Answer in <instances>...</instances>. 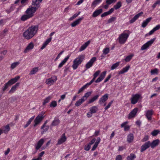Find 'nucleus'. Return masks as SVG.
Here are the masks:
<instances>
[{
  "mask_svg": "<svg viewBox=\"0 0 160 160\" xmlns=\"http://www.w3.org/2000/svg\"><path fill=\"white\" fill-rule=\"evenodd\" d=\"M84 101V100L82 98L76 102L75 104V106L76 107L79 106Z\"/></svg>",
  "mask_w": 160,
  "mask_h": 160,
  "instance_id": "37",
  "label": "nucleus"
},
{
  "mask_svg": "<svg viewBox=\"0 0 160 160\" xmlns=\"http://www.w3.org/2000/svg\"><path fill=\"white\" fill-rule=\"evenodd\" d=\"M138 109L137 108H134L129 113L128 116L129 119L131 118H132L134 117L136 115L138 111Z\"/></svg>",
  "mask_w": 160,
  "mask_h": 160,
  "instance_id": "16",
  "label": "nucleus"
},
{
  "mask_svg": "<svg viewBox=\"0 0 160 160\" xmlns=\"http://www.w3.org/2000/svg\"><path fill=\"white\" fill-rule=\"evenodd\" d=\"M154 41H149L147 43L143 45L141 47V49L144 50L147 49L153 43Z\"/></svg>",
  "mask_w": 160,
  "mask_h": 160,
  "instance_id": "15",
  "label": "nucleus"
},
{
  "mask_svg": "<svg viewBox=\"0 0 160 160\" xmlns=\"http://www.w3.org/2000/svg\"><path fill=\"white\" fill-rule=\"evenodd\" d=\"M122 5V3L121 1H118L116 4L114 5L113 7L112 8L113 9L117 10Z\"/></svg>",
  "mask_w": 160,
  "mask_h": 160,
  "instance_id": "30",
  "label": "nucleus"
},
{
  "mask_svg": "<svg viewBox=\"0 0 160 160\" xmlns=\"http://www.w3.org/2000/svg\"><path fill=\"white\" fill-rule=\"evenodd\" d=\"M20 78V76H18L9 80L7 83L5 84L4 86L2 87V91L4 92L8 87L16 82Z\"/></svg>",
  "mask_w": 160,
  "mask_h": 160,
  "instance_id": "3",
  "label": "nucleus"
},
{
  "mask_svg": "<svg viewBox=\"0 0 160 160\" xmlns=\"http://www.w3.org/2000/svg\"><path fill=\"white\" fill-rule=\"evenodd\" d=\"M38 25H32L26 30L23 34V36L27 39L31 38L37 33L38 30Z\"/></svg>",
  "mask_w": 160,
  "mask_h": 160,
  "instance_id": "1",
  "label": "nucleus"
},
{
  "mask_svg": "<svg viewBox=\"0 0 160 160\" xmlns=\"http://www.w3.org/2000/svg\"><path fill=\"white\" fill-rule=\"evenodd\" d=\"M113 102V101H111L108 104V105L106 106L105 108V110H106L108 109V108H109L111 106V105L112 104Z\"/></svg>",
  "mask_w": 160,
  "mask_h": 160,
  "instance_id": "58",
  "label": "nucleus"
},
{
  "mask_svg": "<svg viewBox=\"0 0 160 160\" xmlns=\"http://www.w3.org/2000/svg\"><path fill=\"white\" fill-rule=\"evenodd\" d=\"M160 29V24H158L154 27L146 35V36H148L152 34L154 32L156 31L159 30Z\"/></svg>",
  "mask_w": 160,
  "mask_h": 160,
  "instance_id": "14",
  "label": "nucleus"
},
{
  "mask_svg": "<svg viewBox=\"0 0 160 160\" xmlns=\"http://www.w3.org/2000/svg\"><path fill=\"white\" fill-rule=\"evenodd\" d=\"M98 110V108L97 106H94L91 107L89 110V111L92 113H96Z\"/></svg>",
  "mask_w": 160,
  "mask_h": 160,
  "instance_id": "36",
  "label": "nucleus"
},
{
  "mask_svg": "<svg viewBox=\"0 0 160 160\" xmlns=\"http://www.w3.org/2000/svg\"><path fill=\"white\" fill-rule=\"evenodd\" d=\"M70 55H69L67 57L65 58L60 63L58 66V68H61L62 66L66 62L68 59L69 58Z\"/></svg>",
  "mask_w": 160,
  "mask_h": 160,
  "instance_id": "33",
  "label": "nucleus"
},
{
  "mask_svg": "<svg viewBox=\"0 0 160 160\" xmlns=\"http://www.w3.org/2000/svg\"><path fill=\"white\" fill-rule=\"evenodd\" d=\"M103 12V10L102 8L99 9H97L93 13L92 16L93 17L95 18L102 13Z\"/></svg>",
  "mask_w": 160,
  "mask_h": 160,
  "instance_id": "18",
  "label": "nucleus"
},
{
  "mask_svg": "<svg viewBox=\"0 0 160 160\" xmlns=\"http://www.w3.org/2000/svg\"><path fill=\"white\" fill-rule=\"evenodd\" d=\"M107 72L105 71L103 72L100 74V76L95 81V82L96 83L99 82L101 81L105 77L106 74Z\"/></svg>",
  "mask_w": 160,
  "mask_h": 160,
  "instance_id": "19",
  "label": "nucleus"
},
{
  "mask_svg": "<svg viewBox=\"0 0 160 160\" xmlns=\"http://www.w3.org/2000/svg\"><path fill=\"white\" fill-rule=\"evenodd\" d=\"M60 123V120L58 119H55L52 122L51 125L52 126H55L58 125Z\"/></svg>",
  "mask_w": 160,
  "mask_h": 160,
  "instance_id": "38",
  "label": "nucleus"
},
{
  "mask_svg": "<svg viewBox=\"0 0 160 160\" xmlns=\"http://www.w3.org/2000/svg\"><path fill=\"white\" fill-rule=\"evenodd\" d=\"M99 97V95H96L94 97H93L92 98L90 99L88 102V104H90L91 103H92L94 102L95 101H96L97 99H98Z\"/></svg>",
  "mask_w": 160,
  "mask_h": 160,
  "instance_id": "35",
  "label": "nucleus"
},
{
  "mask_svg": "<svg viewBox=\"0 0 160 160\" xmlns=\"http://www.w3.org/2000/svg\"><path fill=\"white\" fill-rule=\"evenodd\" d=\"M120 63V62H118L113 64L112 65L111 67V70H113L114 69H116L117 67H118L119 66Z\"/></svg>",
  "mask_w": 160,
  "mask_h": 160,
  "instance_id": "45",
  "label": "nucleus"
},
{
  "mask_svg": "<svg viewBox=\"0 0 160 160\" xmlns=\"http://www.w3.org/2000/svg\"><path fill=\"white\" fill-rule=\"evenodd\" d=\"M16 89L17 88L14 85L12 87L10 90L9 91L8 93H12L16 90Z\"/></svg>",
  "mask_w": 160,
  "mask_h": 160,
  "instance_id": "53",
  "label": "nucleus"
},
{
  "mask_svg": "<svg viewBox=\"0 0 160 160\" xmlns=\"http://www.w3.org/2000/svg\"><path fill=\"white\" fill-rule=\"evenodd\" d=\"M80 13V12H79L78 13H75V14H74L72 17H70L69 19V20L70 21H72L73 20L74 18H76L77 17H78Z\"/></svg>",
  "mask_w": 160,
  "mask_h": 160,
  "instance_id": "47",
  "label": "nucleus"
},
{
  "mask_svg": "<svg viewBox=\"0 0 160 160\" xmlns=\"http://www.w3.org/2000/svg\"><path fill=\"white\" fill-rule=\"evenodd\" d=\"M57 106V102L55 101H52L50 104L51 108H55Z\"/></svg>",
  "mask_w": 160,
  "mask_h": 160,
  "instance_id": "48",
  "label": "nucleus"
},
{
  "mask_svg": "<svg viewBox=\"0 0 160 160\" xmlns=\"http://www.w3.org/2000/svg\"><path fill=\"white\" fill-rule=\"evenodd\" d=\"M116 19L115 17H112L109 19L108 21V23H110L114 21Z\"/></svg>",
  "mask_w": 160,
  "mask_h": 160,
  "instance_id": "51",
  "label": "nucleus"
},
{
  "mask_svg": "<svg viewBox=\"0 0 160 160\" xmlns=\"http://www.w3.org/2000/svg\"><path fill=\"white\" fill-rule=\"evenodd\" d=\"M44 140L43 138L41 139L37 142V144L35 145L36 150H38L41 147L44 142Z\"/></svg>",
  "mask_w": 160,
  "mask_h": 160,
  "instance_id": "17",
  "label": "nucleus"
},
{
  "mask_svg": "<svg viewBox=\"0 0 160 160\" xmlns=\"http://www.w3.org/2000/svg\"><path fill=\"white\" fill-rule=\"evenodd\" d=\"M88 87V86L86 85V84L84 85L83 87H82L79 90L78 93L79 94L80 93L82 92L83 91V90L85 89L86 88Z\"/></svg>",
  "mask_w": 160,
  "mask_h": 160,
  "instance_id": "49",
  "label": "nucleus"
},
{
  "mask_svg": "<svg viewBox=\"0 0 160 160\" xmlns=\"http://www.w3.org/2000/svg\"><path fill=\"white\" fill-rule=\"evenodd\" d=\"M116 160H122V157L121 155H118L117 156L116 158Z\"/></svg>",
  "mask_w": 160,
  "mask_h": 160,
  "instance_id": "64",
  "label": "nucleus"
},
{
  "mask_svg": "<svg viewBox=\"0 0 160 160\" xmlns=\"http://www.w3.org/2000/svg\"><path fill=\"white\" fill-rule=\"evenodd\" d=\"M113 8H111L108 11L104 12L101 15V17L102 18L109 15L113 12Z\"/></svg>",
  "mask_w": 160,
  "mask_h": 160,
  "instance_id": "26",
  "label": "nucleus"
},
{
  "mask_svg": "<svg viewBox=\"0 0 160 160\" xmlns=\"http://www.w3.org/2000/svg\"><path fill=\"white\" fill-rule=\"evenodd\" d=\"M52 98V97L50 96H49L46 98L44 100V101L43 102V105H45L46 103L48 102Z\"/></svg>",
  "mask_w": 160,
  "mask_h": 160,
  "instance_id": "41",
  "label": "nucleus"
},
{
  "mask_svg": "<svg viewBox=\"0 0 160 160\" xmlns=\"http://www.w3.org/2000/svg\"><path fill=\"white\" fill-rule=\"evenodd\" d=\"M19 63V62H15L12 63L11 66V68L12 69H13L18 65Z\"/></svg>",
  "mask_w": 160,
  "mask_h": 160,
  "instance_id": "44",
  "label": "nucleus"
},
{
  "mask_svg": "<svg viewBox=\"0 0 160 160\" xmlns=\"http://www.w3.org/2000/svg\"><path fill=\"white\" fill-rule=\"evenodd\" d=\"M37 10V8L35 7L31 6L27 9L25 11V13L28 14L32 18L34 16V13Z\"/></svg>",
  "mask_w": 160,
  "mask_h": 160,
  "instance_id": "5",
  "label": "nucleus"
},
{
  "mask_svg": "<svg viewBox=\"0 0 160 160\" xmlns=\"http://www.w3.org/2000/svg\"><path fill=\"white\" fill-rule=\"evenodd\" d=\"M111 75H108L107 78H106V79H105V80L104 81V82L105 83L107 82L110 79V78H111Z\"/></svg>",
  "mask_w": 160,
  "mask_h": 160,
  "instance_id": "62",
  "label": "nucleus"
},
{
  "mask_svg": "<svg viewBox=\"0 0 160 160\" xmlns=\"http://www.w3.org/2000/svg\"><path fill=\"white\" fill-rule=\"evenodd\" d=\"M96 58L95 57L92 58L90 61L88 62L86 65V68L87 69L91 67L93 63L96 61Z\"/></svg>",
  "mask_w": 160,
  "mask_h": 160,
  "instance_id": "11",
  "label": "nucleus"
},
{
  "mask_svg": "<svg viewBox=\"0 0 160 160\" xmlns=\"http://www.w3.org/2000/svg\"><path fill=\"white\" fill-rule=\"evenodd\" d=\"M151 73L152 75L154 74H157L158 73V69L157 68H155L154 69L152 70L151 71Z\"/></svg>",
  "mask_w": 160,
  "mask_h": 160,
  "instance_id": "55",
  "label": "nucleus"
},
{
  "mask_svg": "<svg viewBox=\"0 0 160 160\" xmlns=\"http://www.w3.org/2000/svg\"><path fill=\"white\" fill-rule=\"evenodd\" d=\"M134 138L133 135L132 133H130L127 136V141L129 143L132 142Z\"/></svg>",
  "mask_w": 160,
  "mask_h": 160,
  "instance_id": "32",
  "label": "nucleus"
},
{
  "mask_svg": "<svg viewBox=\"0 0 160 160\" xmlns=\"http://www.w3.org/2000/svg\"><path fill=\"white\" fill-rule=\"evenodd\" d=\"M133 56V54H131L127 56L125 59V61L126 62H129Z\"/></svg>",
  "mask_w": 160,
  "mask_h": 160,
  "instance_id": "50",
  "label": "nucleus"
},
{
  "mask_svg": "<svg viewBox=\"0 0 160 160\" xmlns=\"http://www.w3.org/2000/svg\"><path fill=\"white\" fill-rule=\"evenodd\" d=\"M152 19V17H149L147 18L145 20L143 21L141 24V27L143 28H145Z\"/></svg>",
  "mask_w": 160,
  "mask_h": 160,
  "instance_id": "20",
  "label": "nucleus"
},
{
  "mask_svg": "<svg viewBox=\"0 0 160 160\" xmlns=\"http://www.w3.org/2000/svg\"><path fill=\"white\" fill-rule=\"evenodd\" d=\"M102 0H95L92 3L91 5V7L94 8L97 5L99 4L102 2Z\"/></svg>",
  "mask_w": 160,
  "mask_h": 160,
  "instance_id": "31",
  "label": "nucleus"
},
{
  "mask_svg": "<svg viewBox=\"0 0 160 160\" xmlns=\"http://www.w3.org/2000/svg\"><path fill=\"white\" fill-rule=\"evenodd\" d=\"M152 114L153 111L152 110H148L147 112L146 116L148 120L150 121L151 120Z\"/></svg>",
  "mask_w": 160,
  "mask_h": 160,
  "instance_id": "25",
  "label": "nucleus"
},
{
  "mask_svg": "<svg viewBox=\"0 0 160 160\" xmlns=\"http://www.w3.org/2000/svg\"><path fill=\"white\" fill-rule=\"evenodd\" d=\"M140 97V95L137 94L135 95H132L131 98V103L133 104H136L138 102Z\"/></svg>",
  "mask_w": 160,
  "mask_h": 160,
  "instance_id": "7",
  "label": "nucleus"
},
{
  "mask_svg": "<svg viewBox=\"0 0 160 160\" xmlns=\"http://www.w3.org/2000/svg\"><path fill=\"white\" fill-rule=\"evenodd\" d=\"M136 158V155L133 154H130V156L127 157V160H133V159Z\"/></svg>",
  "mask_w": 160,
  "mask_h": 160,
  "instance_id": "40",
  "label": "nucleus"
},
{
  "mask_svg": "<svg viewBox=\"0 0 160 160\" xmlns=\"http://www.w3.org/2000/svg\"><path fill=\"white\" fill-rule=\"evenodd\" d=\"M113 2H114L113 1V0H106V4L105 5H102V7L103 8L107 9L108 8L109 5L111 4Z\"/></svg>",
  "mask_w": 160,
  "mask_h": 160,
  "instance_id": "24",
  "label": "nucleus"
},
{
  "mask_svg": "<svg viewBox=\"0 0 160 160\" xmlns=\"http://www.w3.org/2000/svg\"><path fill=\"white\" fill-rule=\"evenodd\" d=\"M110 51L109 48H106L104 49L103 50V54L106 55L108 54Z\"/></svg>",
  "mask_w": 160,
  "mask_h": 160,
  "instance_id": "52",
  "label": "nucleus"
},
{
  "mask_svg": "<svg viewBox=\"0 0 160 160\" xmlns=\"http://www.w3.org/2000/svg\"><path fill=\"white\" fill-rule=\"evenodd\" d=\"M130 33V32L129 30H125L120 35L118 39V40H126L129 37Z\"/></svg>",
  "mask_w": 160,
  "mask_h": 160,
  "instance_id": "6",
  "label": "nucleus"
},
{
  "mask_svg": "<svg viewBox=\"0 0 160 160\" xmlns=\"http://www.w3.org/2000/svg\"><path fill=\"white\" fill-rule=\"evenodd\" d=\"M83 19V18H80L73 22H72L71 24V26L72 27H73L76 26L77 25L79 24L81 21Z\"/></svg>",
  "mask_w": 160,
  "mask_h": 160,
  "instance_id": "21",
  "label": "nucleus"
},
{
  "mask_svg": "<svg viewBox=\"0 0 160 160\" xmlns=\"http://www.w3.org/2000/svg\"><path fill=\"white\" fill-rule=\"evenodd\" d=\"M38 67H35V68H33L30 71L29 74L31 75L35 74L38 71Z\"/></svg>",
  "mask_w": 160,
  "mask_h": 160,
  "instance_id": "43",
  "label": "nucleus"
},
{
  "mask_svg": "<svg viewBox=\"0 0 160 160\" xmlns=\"http://www.w3.org/2000/svg\"><path fill=\"white\" fill-rule=\"evenodd\" d=\"M57 77L54 76L50 78L47 79L46 80V83L49 85H51L53 84L54 82L57 80Z\"/></svg>",
  "mask_w": 160,
  "mask_h": 160,
  "instance_id": "8",
  "label": "nucleus"
},
{
  "mask_svg": "<svg viewBox=\"0 0 160 160\" xmlns=\"http://www.w3.org/2000/svg\"><path fill=\"white\" fill-rule=\"evenodd\" d=\"M43 0H32V5L33 7L37 8L38 9L40 7V3Z\"/></svg>",
  "mask_w": 160,
  "mask_h": 160,
  "instance_id": "12",
  "label": "nucleus"
},
{
  "mask_svg": "<svg viewBox=\"0 0 160 160\" xmlns=\"http://www.w3.org/2000/svg\"><path fill=\"white\" fill-rule=\"evenodd\" d=\"M31 17L28 14H25L22 16L21 20L22 21H25L27 19L31 18Z\"/></svg>",
  "mask_w": 160,
  "mask_h": 160,
  "instance_id": "34",
  "label": "nucleus"
},
{
  "mask_svg": "<svg viewBox=\"0 0 160 160\" xmlns=\"http://www.w3.org/2000/svg\"><path fill=\"white\" fill-rule=\"evenodd\" d=\"M148 139V136L147 135H145L144 138L142 140V142H145Z\"/></svg>",
  "mask_w": 160,
  "mask_h": 160,
  "instance_id": "59",
  "label": "nucleus"
},
{
  "mask_svg": "<svg viewBox=\"0 0 160 160\" xmlns=\"http://www.w3.org/2000/svg\"><path fill=\"white\" fill-rule=\"evenodd\" d=\"M84 58V55H81L79 56L78 58L74 60L73 61V64L72 65V67L73 69H76L78 68V66L83 61Z\"/></svg>",
  "mask_w": 160,
  "mask_h": 160,
  "instance_id": "2",
  "label": "nucleus"
},
{
  "mask_svg": "<svg viewBox=\"0 0 160 160\" xmlns=\"http://www.w3.org/2000/svg\"><path fill=\"white\" fill-rule=\"evenodd\" d=\"M66 138L65 136V133H64L61 138L58 140L57 144L60 145L64 142L66 140Z\"/></svg>",
  "mask_w": 160,
  "mask_h": 160,
  "instance_id": "23",
  "label": "nucleus"
},
{
  "mask_svg": "<svg viewBox=\"0 0 160 160\" xmlns=\"http://www.w3.org/2000/svg\"><path fill=\"white\" fill-rule=\"evenodd\" d=\"M159 132V131L158 130H154L151 132V134L153 136H156L158 134Z\"/></svg>",
  "mask_w": 160,
  "mask_h": 160,
  "instance_id": "56",
  "label": "nucleus"
},
{
  "mask_svg": "<svg viewBox=\"0 0 160 160\" xmlns=\"http://www.w3.org/2000/svg\"><path fill=\"white\" fill-rule=\"evenodd\" d=\"M35 118V116H33L30 118L28 120V121L27 122V123L24 126V128H26L31 123V122Z\"/></svg>",
  "mask_w": 160,
  "mask_h": 160,
  "instance_id": "39",
  "label": "nucleus"
},
{
  "mask_svg": "<svg viewBox=\"0 0 160 160\" xmlns=\"http://www.w3.org/2000/svg\"><path fill=\"white\" fill-rule=\"evenodd\" d=\"M100 72V71L98 70L96 72L93 74V77L96 78V77L99 75Z\"/></svg>",
  "mask_w": 160,
  "mask_h": 160,
  "instance_id": "61",
  "label": "nucleus"
},
{
  "mask_svg": "<svg viewBox=\"0 0 160 160\" xmlns=\"http://www.w3.org/2000/svg\"><path fill=\"white\" fill-rule=\"evenodd\" d=\"M91 145L88 144L87 145H86L84 149L85 150L89 151Z\"/></svg>",
  "mask_w": 160,
  "mask_h": 160,
  "instance_id": "60",
  "label": "nucleus"
},
{
  "mask_svg": "<svg viewBox=\"0 0 160 160\" xmlns=\"http://www.w3.org/2000/svg\"><path fill=\"white\" fill-rule=\"evenodd\" d=\"M92 92H88L86 93L83 96L82 98H83L84 101H85L87 99V98L91 94Z\"/></svg>",
  "mask_w": 160,
  "mask_h": 160,
  "instance_id": "42",
  "label": "nucleus"
},
{
  "mask_svg": "<svg viewBox=\"0 0 160 160\" xmlns=\"http://www.w3.org/2000/svg\"><path fill=\"white\" fill-rule=\"evenodd\" d=\"M49 128V126H47L46 125H45V126L44 127V128L43 129V130L41 132V133L42 134L44 133V132H46L48 131Z\"/></svg>",
  "mask_w": 160,
  "mask_h": 160,
  "instance_id": "57",
  "label": "nucleus"
},
{
  "mask_svg": "<svg viewBox=\"0 0 160 160\" xmlns=\"http://www.w3.org/2000/svg\"><path fill=\"white\" fill-rule=\"evenodd\" d=\"M108 94H105L100 98L99 101V103L101 105L103 104V103L106 101L108 98Z\"/></svg>",
  "mask_w": 160,
  "mask_h": 160,
  "instance_id": "10",
  "label": "nucleus"
},
{
  "mask_svg": "<svg viewBox=\"0 0 160 160\" xmlns=\"http://www.w3.org/2000/svg\"><path fill=\"white\" fill-rule=\"evenodd\" d=\"M34 47L33 44L31 42L27 47L24 50V52L25 53L28 52L30 50L32 49Z\"/></svg>",
  "mask_w": 160,
  "mask_h": 160,
  "instance_id": "22",
  "label": "nucleus"
},
{
  "mask_svg": "<svg viewBox=\"0 0 160 160\" xmlns=\"http://www.w3.org/2000/svg\"><path fill=\"white\" fill-rule=\"evenodd\" d=\"M90 42V41H88V42H85L84 44L82 45L80 47L79 51H82L84 50L89 45Z\"/></svg>",
  "mask_w": 160,
  "mask_h": 160,
  "instance_id": "29",
  "label": "nucleus"
},
{
  "mask_svg": "<svg viewBox=\"0 0 160 160\" xmlns=\"http://www.w3.org/2000/svg\"><path fill=\"white\" fill-rule=\"evenodd\" d=\"M51 41H46L43 44L41 48V50H43L47 46V45Z\"/></svg>",
  "mask_w": 160,
  "mask_h": 160,
  "instance_id": "46",
  "label": "nucleus"
},
{
  "mask_svg": "<svg viewBox=\"0 0 160 160\" xmlns=\"http://www.w3.org/2000/svg\"><path fill=\"white\" fill-rule=\"evenodd\" d=\"M98 144H97V143H96L95 142L94 145H93V147H92V151H94L96 149V148H97V147L98 146Z\"/></svg>",
  "mask_w": 160,
  "mask_h": 160,
  "instance_id": "63",
  "label": "nucleus"
},
{
  "mask_svg": "<svg viewBox=\"0 0 160 160\" xmlns=\"http://www.w3.org/2000/svg\"><path fill=\"white\" fill-rule=\"evenodd\" d=\"M150 146V142L148 141L142 145L141 148L140 152H142L148 148Z\"/></svg>",
  "mask_w": 160,
  "mask_h": 160,
  "instance_id": "9",
  "label": "nucleus"
},
{
  "mask_svg": "<svg viewBox=\"0 0 160 160\" xmlns=\"http://www.w3.org/2000/svg\"><path fill=\"white\" fill-rule=\"evenodd\" d=\"M10 128L9 124L7 125L5 127V129L3 131L4 132L6 133V132H8L10 130Z\"/></svg>",
  "mask_w": 160,
  "mask_h": 160,
  "instance_id": "54",
  "label": "nucleus"
},
{
  "mask_svg": "<svg viewBox=\"0 0 160 160\" xmlns=\"http://www.w3.org/2000/svg\"><path fill=\"white\" fill-rule=\"evenodd\" d=\"M44 112H42L36 117L34 120V124L33 125L34 127H36L42 121L45 117V116H44Z\"/></svg>",
  "mask_w": 160,
  "mask_h": 160,
  "instance_id": "4",
  "label": "nucleus"
},
{
  "mask_svg": "<svg viewBox=\"0 0 160 160\" xmlns=\"http://www.w3.org/2000/svg\"><path fill=\"white\" fill-rule=\"evenodd\" d=\"M130 68V66L129 65L126 66L125 68H123L119 72L118 74L120 75L121 74H123L128 71Z\"/></svg>",
  "mask_w": 160,
  "mask_h": 160,
  "instance_id": "28",
  "label": "nucleus"
},
{
  "mask_svg": "<svg viewBox=\"0 0 160 160\" xmlns=\"http://www.w3.org/2000/svg\"><path fill=\"white\" fill-rule=\"evenodd\" d=\"M143 14V12H141L140 13L135 15L129 21V23L131 24L137 20L138 19V18L140 16H141Z\"/></svg>",
  "mask_w": 160,
  "mask_h": 160,
  "instance_id": "13",
  "label": "nucleus"
},
{
  "mask_svg": "<svg viewBox=\"0 0 160 160\" xmlns=\"http://www.w3.org/2000/svg\"><path fill=\"white\" fill-rule=\"evenodd\" d=\"M159 142V140L158 139L155 140H153L152 143H151L150 142V146L151 147L153 148H154L155 147L157 146Z\"/></svg>",
  "mask_w": 160,
  "mask_h": 160,
  "instance_id": "27",
  "label": "nucleus"
}]
</instances>
